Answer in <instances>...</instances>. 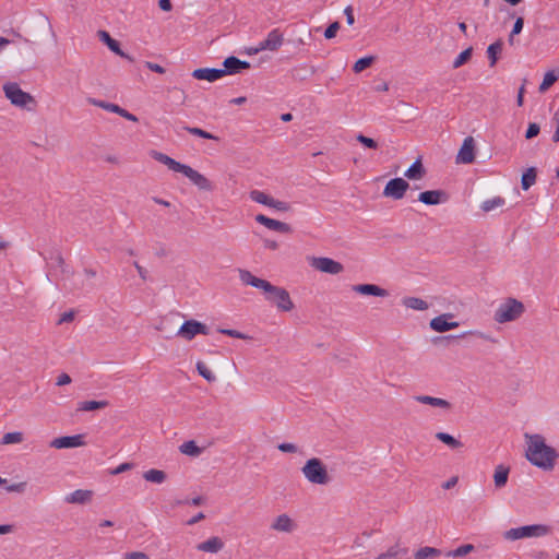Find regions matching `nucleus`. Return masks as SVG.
Returning a JSON list of instances; mask_svg holds the SVG:
<instances>
[{
    "instance_id": "obj_1",
    "label": "nucleus",
    "mask_w": 559,
    "mask_h": 559,
    "mask_svg": "<svg viewBox=\"0 0 559 559\" xmlns=\"http://www.w3.org/2000/svg\"><path fill=\"white\" fill-rule=\"evenodd\" d=\"M526 443L525 459L534 466L550 472L559 459V452L546 443L544 436L539 433H524Z\"/></svg>"
},
{
    "instance_id": "obj_2",
    "label": "nucleus",
    "mask_w": 559,
    "mask_h": 559,
    "mask_svg": "<svg viewBox=\"0 0 559 559\" xmlns=\"http://www.w3.org/2000/svg\"><path fill=\"white\" fill-rule=\"evenodd\" d=\"M239 277L243 284L263 290L265 299L275 304L281 311H290L294 309V302L285 288L259 278L247 270H239Z\"/></svg>"
},
{
    "instance_id": "obj_3",
    "label": "nucleus",
    "mask_w": 559,
    "mask_h": 559,
    "mask_svg": "<svg viewBox=\"0 0 559 559\" xmlns=\"http://www.w3.org/2000/svg\"><path fill=\"white\" fill-rule=\"evenodd\" d=\"M151 156L155 160L166 165L170 170L183 174L194 186L198 187L199 190L206 192L214 191L215 185L204 175L200 174L192 167L186 164H181L175 160L174 158L169 157L168 155L157 151H152Z\"/></svg>"
},
{
    "instance_id": "obj_4",
    "label": "nucleus",
    "mask_w": 559,
    "mask_h": 559,
    "mask_svg": "<svg viewBox=\"0 0 559 559\" xmlns=\"http://www.w3.org/2000/svg\"><path fill=\"white\" fill-rule=\"evenodd\" d=\"M301 473L310 484L325 486L331 483L326 466L318 457L309 459L301 467Z\"/></svg>"
},
{
    "instance_id": "obj_5",
    "label": "nucleus",
    "mask_w": 559,
    "mask_h": 559,
    "mask_svg": "<svg viewBox=\"0 0 559 559\" xmlns=\"http://www.w3.org/2000/svg\"><path fill=\"white\" fill-rule=\"evenodd\" d=\"M3 92L10 103L19 108L32 110L36 106L35 98L27 92H24L15 82H8L3 85Z\"/></svg>"
},
{
    "instance_id": "obj_6",
    "label": "nucleus",
    "mask_w": 559,
    "mask_h": 559,
    "mask_svg": "<svg viewBox=\"0 0 559 559\" xmlns=\"http://www.w3.org/2000/svg\"><path fill=\"white\" fill-rule=\"evenodd\" d=\"M551 527L546 524H532L514 527L506 531L503 537L507 540H518L521 538L543 537L551 533Z\"/></svg>"
},
{
    "instance_id": "obj_7",
    "label": "nucleus",
    "mask_w": 559,
    "mask_h": 559,
    "mask_svg": "<svg viewBox=\"0 0 559 559\" xmlns=\"http://www.w3.org/2000/svg\"><path fill=\"white\" fill-rule=\"evenodd\" d=\"M525 311L523 302L514 298H508L500 304L495 311L493 319L498 323L511 322L519 319Z\"/></svg>"
},
{
    "instance_id": "obj_8",
    "label": "nucleus",
    "mask_w": 559,
    "mask_h": 559,
    "mask_svg": "<svg viewBox=\"0 0 559 559\" xmlns=\"http://www.w3.org/2000/svg\"><path fill=\"white\" fill-rule=\"evenodd\" d=\"M209 333L210 329L206 324L194 319H191L182 323V325L179 328L177 332V336L183 338L185 341H191L198 334L207 335Z\"/></svg>"
},
{
    "instance_id": "obj_9",
    "label": "nucleus",
    "mask_w": 559,
    "mask_h": 559,
    "mask_svg": "<svg viewBox=\"0 0 559 559\" xmlns=\"http://www.w3.org/2000/svg\"><path fill=\"white\" fill-rule=\"evenodd\" d=\"M310 265L323 273L336 275L344 271L342 263L326 257H313L310 260Z\"/></svg>"
},
{
    "instance_id": "obj_10",
    "label": "nucleus",
    "mask_w": 559,
    "mask_h": 559,
    "mask_svg": "<svg viewBox=\"0 0 559 559\" xmlns=\"http://www.w3.org/2000/svg\"><path fill=\"white\" fill-rule=\"evenodd\" d=\"M409 183L403 178H393L389 180L383 189V197L393 200H401L404 198Z\"/></svg>"
},
{
    "instance_id": "obj_11",
    "label": "nucleus",
    "mask_w": 559,
    "mask_h": 559,
    "mask_svg": "<svg viewBox=\"0 0 559 559\" xmlns=\"http://www.w3.org/2000/svg\"><path fill=\"white\" fill-rule=\"evenodd\" d=\"M283 34L278 28H274L267 34L264 40L259 43V45L254 48V52H260L263 50L276 51L283 45Z\"/></svg>"
},
{
    "instance_id": "obj_12",
    "label": "nucleus",
    "mask_w": 559,
    "mask_h": 559,
    "mask_svg": "<svg viewBox=\"0 0 559 559\" xmlns=\"http://www.w3.org/2000/svg\"><path fill=\"white\" fill-rule=\"evenodd\" d=\"M85 444L83 435H74V436H63L59 438H55L50 442V447L55 449H70V448H79Z\"/></svg>"
},
{
    "instance_id": "obj_13",
    "label": "nucleus",
    "mask_w": 559,
    "mask_h": 559,
    "mask_svg": "<svg viewBox=\"0 0 559 559\" xmlns=\"http://www.w3.org/2000/svg\"><path fill=\"white\" fill-rule=\"evenodd\" d=\"M475 159V141L472 136L464 139L457 153L456 163L471 164Z\"/></svg>"
},
{
    "instance_id": "obj_14",
    "label": "nucleus",
    "mask_w": 559,
    "mask_h": 559,
    "mask_svg": "<svg viewBox=\"0 0 559 559\" xmlns=\"http://www.w3.org/2000/svg\"><path fill=\"white\" fill-rule=\"evenodd\" d=\"M255 221L259 224H261V225L265 226L266 228L274 230V231H278L282 234H290L293 231L289 224L270 218L263 214H258L255 216Z\"/></svg>"
},
{
    "instance_id": "obj_15",
    "label": "nucleus",
    "mask_w": 559,
    "mask_h": 559,
    "mask_svg": "<svg viewBox=\"0 0 559 559\" xmlns=\"http://www.w3.org/2000/svg\"><path fill=\"white\" fill-rule=\"evenodd\" d=\"M453 318L452 313H443L440 314L433 319H431L429 325L430 328L436 332H447L452 329H455L459 326V322L456 321H449V319Z\"/></svg>"
},
{
    "instance_id": "obj_16",
    "label": "nucleus",
    "mask_w": 559,
    "mask_h": 559,
    "mask_svg": "<svg viewBox=\"0 0 559 559\" xmlns=\"http://www.w3.org/2000/svg\"><path fill=\"white\" fill-rule=\"evenodd\" d=\"M271 528L281 533H293L297 528L296 522L286 513L274 519Z\"/></svg>"
},
{
    "instance_id": "obj_17",
    "label": "nucleus",
    "mask_w": 559,
    "mask_h": 559,
    "mask_svg": "<svg viewBox=\"0 0 559 559\" xmlns=\"http://www.w3.org/2000/svg\"><path fill=\"white\" fill-rule=\"evenodd\" d=\"M225 75H231L240 73L242 70L250 69L248 61H242L235 56L227 57L223 62Z\"/></svg>"
},
{
    "instance_id": "obj_18",
    "label": "nucleus",
    "mask_w": 559,
    "mask_h": 559,
    "mask_svg": "<svg viewBox=\"0 0 559 559\" xmlns=\"http://www.w3.org/2000/svg\"><path fill=\"white\" fill-rule=\"evenodd\" d=\"M448 200V194L443 190H428L420 192L418 201L427 205H437Z\"/></svg>"
},
{
    "instance_id": "obj_19",
    "label": "nucleus",
    "mask_w": 559,
    "mask_h": 559,
    "mask_svg": "<svg viewBox=\"0 0 559 559\" xmlns=\"http://www.w3.org/2000/svg\"><path fill=\"white\" fill-rule=\"evenodd\" d=\"M192 76L197 80H205L209 82H215L216 80L225 76V71L223 69H214V68H200L195 69L192 72Z\"/></svg>"
},
{
    "instance_id": "obj_20",
    "label": "nucleus",
    "mask_w": 559,
    "mask_h": 559,
    "mask_svg": "<svg viewBox=\"0 0 559 559\" xmlns=\"http://www.w3.org/2000/svg\"><path fill=\"white\" fill-rule=\"evenodd\" d=\"M409 549L402 547L399 543L390 546L385 551L379 554L374 559H409Z\"/></svg>"
},
{
    "instance_id": "obj_21",
    "label": "nucleus",
    "mask_w": 559,
    "mask_h": 559,
    "mask_svg": "<svg viewBox=\"0 0 559 559\" xmlns=\"http://www.w3.org/2000/svg\"><path fill=\"white\" fill-rule=\"evenodd\" d=\"M355 293L360 295L368 296H377V297H386L389 295L386 289L381 288L374 284H357L352 288Z\"/></svg>"
},
{
    "instance_id": "obj_22",
    "label": "nucleus",
    "mask_w": 559,
    "mask_h": 559,
    "mask_svg": "<svg viewBox=\"0 0 559 559\" xmlns=\"http://www.w3.org/2000/svg\"><path fill=\"white\" fill-rule=\"evenodd\" d=\"M93 491L85 489H78L64 497V501L71 504H85L92 500Z\"/></svg>"
},
{
    "instance_id": "obj_23",
    "label": "nucleus",
    "mask_w": 559,
    "mask_h": 559,
    "mask_svg": "<svg viewBox=\"0 0 559 559\" xmlns=\"http://www.w3.org/2000/svg\"><path fill=\"white\" fill-rule=\"evenodd\" d=\"M414 400L421 404H427L433 407H439L442 409H451V403L447 400L440 399V397H433L429 395H416L414 396Z\"/></svg>"
},
{
    "instance_id": "obj_24",
    "label": "nucleus",
    "mask_w": 559,
    "mask_h": 559,
    "mask_svg": "<svg viewBox=\"0 0 559 559\" xmlns=\"http://www.w3.org/2000/svg\"><path fill=\"white\" fill-rule=\"evenodd\" d=\"M223 547H224L223 540L217 536H213V537L209 538L207 540L200 543L197 546V549L200 551H204V552L215 554V552H218L219 550H222Z\"/></svg>"
},
{
    "instance_id": "obj_25",
    "label": "nucleus",
    "mask_w": 559,
    "mask_h": 559,
    "mask_svg": "<svg viewBox=\"0 0 559 559\" xmlns=\"http://www.w3.org/2000/svg\"><path fill=\"white\" fill-rule=\"evenodd\" d=\"M426 169L420 158H417L404 173V176L409 180H420L425 177Z\"/></svg>"
},
{
    "instance_id": "obj_26",
    "label": "nucleus",
    "mask_w": 559,
    "mask_h": 559,
    "mask_svg": "<svg viewBox=\"0 0 559 559\" xmlns=\"http://www.w3.org/2000/svg\"><path fill=\"white\" fill-rule=\"evenodd\" d=\"M509 474H510L509 466H506L503 464H499L496 466L495 473H493V481H495L496 488L500 489L507 485Z\"/></svg>"
},
{
    "instance_id": "obj_27",
    "label": "nucleus",
    "mask_w": 559,
    "mask_h": 559,
    "mask_svg": "<svg viewBox=\"0 0 559 559\" xmlns=\"http://www.w3.org/2000/svg\"><path fill=\"white\" fill-rule=\"evenodd\" d=\"M402 304L409 309L424 311L427 310L429 305L426 300L418 297H405Z\"/></svg>"
},
{
    "instance_id": "obj_28",
    "label": "nucleus",
    "mask_w": 559,
    "mask_h": 559,
    "mask_svg": "<svg viewBox=\"0 0 559 559\" xmlns=\"http://www.w3.org/2000/svg\"><path fill=\"white\" fill-rule=\"evenodd\" d=\"M50 259L53 260V265L60 270L63 275L70 276L73 272L69 269L64 258L60 251H53L50 253Z\"/></svg>"
},
{
    "instance_id": "obj_29",
    "label": "nucleus",
    "mask_w": 559,
    "mask_h": 559,
    "mask_svg": "<svg viewBox=\"0 0 559 559\" xmlns=\"http://www.w3.org/2000/svg\"><path fill=\"white\" fill-rule=\"evenodd\" d=\"M99 37L112 52L123 56L119 41L114 39L106 31H99Z\"/></svg>"
},
{
    "instance_id": "obj_30",
    "label": "nucleus",
    "mask_w": 559,
    "mask_h": 559,
    "mask_svg": "<svg viewBox=\"0 0 559 559\" xmlns=\"http://www.w3.org/2000/svg\"><path fill=\"white\" fill-rule=\"evenodd\" d=\"M441 555V550L435 547H421L414 554V559H436Z\"/></svg>"
},
{
    "instance_id": "obj_31",
    "label": "nucleus",
    "mask_w": 559,
    "mask_h": 559,
    "mask_svg": "<svg viewBox=\"0 0 559 559\" xmlns=\"http://www.w3.org/2000/svg\"><path fill=\"white\" fill-rule=\"evenodd\" d=\"M143 478L150 483L162 484L166 480L167 474L162 469L152 468L143 473Z\"/></svg>"
},
{
    "instance_id": "obj_32",
    "label": "nucleus",
    "mask_w": 559,
    "mask_h": 559,
    "mask_svg": "<svg viewBox=\"0 0 559 559\" xmlns=\"http://www.w3.org/2000/svg\"><path fill=\"white\" fill-rule=\"evenodd\" d=\"M108 405H109V402L106 400H104V401H84L79 404L78 411L91 412V411L106 408Z\"/></svg>"
},
{
    "instance_id": "obj_33",
    "label": "nucleus",
    "mask_w": 559,
    "mask_h": 559,
    "mask_svg": "<svg viewBox=\"0 0 559 559\" xmlns=\"http://www.w3.org/2000/svg\"><path fill=\"white\" fill-rule=\"evenodd\" d=\"M179 450L182 454L189 455V456H199L202 453V449L197 445V443L193 440L183 442Z\"/></svg>"
},
{
    "instance_id": "obj_34",
    "label": "nucleus",
    "mask_w": 559,
    "mask_h": 559,
    "mask_svg": "<svg viewBox=\"0 0 559 559\" xmlns=\"http://www.w3.org/2000/svg\"><path fill=\"white\" fill-rule=\"evenodd\" d=\"M88 103L96 106V107H99V108H103L107 111H110V112H115L117 115H119L120 110L122 107H120L119 105L117 104H112V103H108V102H105V100H99V99H96V98H88Z\"/></svg>"
},
{
    "instance_id": "obj_35",
    "label": "nucleus",
    "mask_w": 559,
    "mask_h": 559,
    "mask_svg": "<svg viewBox=\"0 0 559 559\" xmlns=\"http://www.w3.org/2000/svg\"><path fill=\"white\" fill-rule=\"evenodd\" d=\"M436 438L452 449H459L463 447V443L460 440L455 439L453 436L447 432H437Z\"/></svg>"
},
{
    "instance_id": "obj_36",
    "label": "nucleus",
    "mask_w": 559,
    "mask_h": 559,
    "mask_svg": "<svg viewBox=\"0 0 559 559\" xmlns=\"http://www.w3.org/2000/svg\"><path fill=\"white\" fill-rule=\"evenodd\" d=\"M506 204V200L501 197H495L481 203L480 207L484 212H490Z\"/></svg>"
},
{
    "instance_id": "obj_37",
    "label": "nucleus",
    "mask_w": 559,
    "mask_h": 559,
    "mask_svg": "<svg viewBox=\"0 0 559 559\" xmlns=\"http://www.w3.org/2000/svg\"><path fill=\"white\" fill-rule=\"evenodd\" d=\"M502 46H503V44L501 40H497L496 43L488 46L487 55H488V59L490 61V67H493L497 63V60H498L497 55L499 52H501Z\"/></svg>"
},
{
    "instance_id": "obj_38",
    "label": "nucleus",
    "mask_w": 559,
    "mask_h": 559,
    "mask_svg": "<svg viewBox=\"0 0 559 559\" xmlns=\"http://www.w3.org/2000/svg\"><path fill=\"white\" fill-rule=\"evenodd\" d=\"M536 181V169L534 167L528 168L521 179L523 190H528Z\"/></svg>"
},
{
    "instance_id": "obj_39",
    "label": "nucleus",
    "mask_w": 559,
    "mask_h": 559,
    "mask_svg": "<svg viewBox=\"0 0 559 559\" xmlns=\"http://www.w3.org/2000/svg\"><path fill=\"white\" fill-rule=\"evenodd\" d=\"M249 195L252 201L266 206H270L273 199L271 195L260 190H252Z\"/></svg>"
},
{
    "instance_id": "obj_40",
    "label": "nucleus",
    "mask_w": 559,
    "mask_h": 559,
    "mask_svg": "<svg viewBox=\"0 0 559 559\" xmlns=\"http://www.w3.org/2000/svg\"><path fill=\"white\" fill-rule=\"evenodd\" d=\"M197 370L201 377H203L209 382H215L216 376L213 373V371L206 366L203 361L197 362Z\"/></svg>"
},
{
    "instance_id": "obj_41",
    "label": "nucleus",
    "mask_w": 559,
    "mask_h": 559,
    "mask_svg": "<svg viewBox=\"0 0 559 559\" xmlns=\"http://www.w3.org/2000/svg\"><path fill=\"white\" fill-rule=\"evenodd\" d=\"M376 60V57L373 56H367L364 58L358 59L353 67V71L355 73H359L364 71L365 69L369 68Z\"/></svg>"
},
{
    "instance_id": "obj_42",
    "label": "nucleus",
    "mask_w": 559,
    "mask_h": 559,
    "mask_svg": "<svg viewBox=\"0 0 559 559\" xmlns=\"http://www.w3.org/2000/svg\"><path fill=\"white\" fill-rule=\"evenodd\" d=\"M23 440H24L23 433L20 431H14V432H8V433L3 435L0 443L2 445H5V444H13V443H21Z\"/></svg>"
},
{
    "instance_id": "obj_43",
    "label": "nucleus",
    "mask_w": 559,
    "mask_h": 559,
    "mask_svg": "<svg viewBox=\"0 0 559 559\" xmlns=\"http://www.w3.org/2000/svg\"><path fill=\"white\" fill-rule=\"evenodd\" d=\"M475 549L474 545L472 544H464L457 547L454 550L448 551L445 555L447 557H464L472 552Z\"/></svg>"
},
{
    "instance_id": "obj_44",
    "label": "nucleus",
    "mask_w": 559,
    "mask_h": 559,
    "mask_svg": "<svg viewBox=\"0 0 559 559\" xmlns=\"http://www.w3.org/2000/svg\"><path fill=\"white\" fill-rule=\"evenodd\" d=\"M472 53H473V48L472 47H468L466 48L465 50H463L456 58L455 60L453 61V69H459L460 67H462L464 63H466L471 57H472Z\"/></svg>"
},
{
    "instance_id": "obj_45",
    "label": "nucleus",
    "mask_w": 559,
    "mask_h": 559,
    "mask_svg": "<svg viewBox=\"0 0 559 559\" xmlns=\"http://www.w3.org/2000/svg\"><path fill=\"white\" fill-rule=\"evenodd\" d=\"M183 129L189 132L190 134L192 135H195V136H200V138H203V139H207V140H218L217 136H215L214 134L203 130V129H200V128H197V127H183Z\"/></svg>"
},
{
    "instance_id": "obj_46",
    "label": "nucleus",
    "mask_w": 559,
    "mask_h": 559,
    "mask_svg": "<svg viewBox=\"0 0 559 559\" xmlns=\"http://www.w3.org/2000/svg\"><path fill=\"white\" fill-rule=\"evenodd\" d=\"M558 80V76L554 71H548L543 79L542 84L539 85L540 92H546L556 81Z\"/></svg>"
},
{
    "instance_id": "obj_47",
    "label": "nucleus",
    "mask_w": 559,
    "mask_h": 559,
    "mask_svg": "<svg viewBox=\"0 0 559 559\" xmlns=\"http://www.w3.org/2000/svg\"><path fill=\"white\" fill-rule=\"evenodd\" d=\"M269 207H272L278 212H289L292 210V205L288 202L280 201L274 198L272 199Z\"/></svg>"
},
{
    "instance_id": "obj_48",
    "label": "nucleus",
    "mask_w": 559,
    "mask_h": 559,
    "mask_svg": "<svg viewBox=\"0 0 559 559\" xmlns=\"http://www.w3.org/2000/svg\"><path fill=\"white\" fill-rule=\"evenodd\" d=\"M356 140L368 148H372V150L378 148V143L373 139L368 138L361 133L356 135Z\"/></svg>"
},
{
    "instance_id": "obj_49",
    "label": "nucleus",
    "mask_w": 559,
    "mask_h": 559,
    "mask_svg": "<svg viewBox=\"0 0 559 559\" xmlns=\"http://www.w3.org/2000/svg\"><path fill=\"white\" fill-rule=\"evenodd\" d=\"M523 25H524V19L522 16H519L515 20V22L513 24V28H512V31L510 33V36H509V43L510 44H512V41H513V36L519 35L522 32Z\"/></svg>"
},
{
    "instance_id": "obj_50",
    "label": "nucleus",
    "mask_w": 559,
    "mask_h": 559,
    "mask_svg": "<svg viewBox=\"0 0 559 559\" xmlns=\"http://www.w3.org/2000/svg\"><path fill=\"white\" fill-rule=\"evenodd\" d=\"M340 27H341V24H340L337 21H336V22L331 23V24L326 27V29H325V32H324V37H325L326 39H332V38H334V37L336 36V33L338 32Z\"/></svg>"
},
{
    "instance_id": "obj_51",
    "label": "nucleus",
    "mask_w": 559,
    "mask_h": 559,
    "mask_svg": "<svg viewBox=\"0 0 559 559\" xmlns=\"http://www.w3.org/2000/svg\"><path fill=\"white\" fill-rule=\"evenodd\" d=\"M539 131H540L539 126L537 123H535V122H532V123L528 124V128H527L526 133H525V138L528 139V140L533 139V138L538 135Z\"/></svg>"
},
{
    "instance_id": "obj_52",
    "label": "nucleus",
    "mask_w": 559,
    "mask_h": 559,
    "mask_svg": "<svg viewBox=\"0 0 559 559\" xmlns=\"http://www.w3.org/2000/svg\"><path fill=\"white\" fill-rule=\"evenodd\" d=\"M277 449L284 453H296L298 451L297 445H295L294 443H287V442L280 443L277 445Z\"/></svg>"
},
{
    "instance_id": "obj_53",
    "label": "nucleus",
    "mask_w": 559,
    "mask_h": 559,
    "mask_svg": "<svg viewBox=\"0 0 559 559\" xmlns=\"http://www.w3.org/2000/svg\"><path fill=\"white\" fill-rule=\"evenodd\" d=\"M218 331H219V333L231 336V337L241 338V340L247 338V336L243 333H241L237 330L219 329Z\"/></svg>"
},
{
    "instance_id": "obj_54",
    "label": "nucleus",
    "mask_w": 559,
    "mask_h": 559,
    "mask_svg": "<svg viewBox=\"0 0 559 559\" xmlns=\"http://www.w3.org/2000/svg\"><path fill=\"white\" fill-rule=\"evenodd\" d=\"M122 559H150V557L143 551L127 552Z\"/></svg>"
},
{
    "instance_id": "obj_55",
    "label": "nucleus",
    "mask_w": 559,
    "mask_h": 559,
    "mask_svg": "<svg viewBox=\"0 0 559 559\" xmlns=\"http://www.w3.org/2000/svg\"><path fill=\"white\" fill-rule=\"evenodd\" d=\"M26 488V483H17V484H12L10 486L7 487V490L10 491V492H23Z\"/></svg>"
},
{
    "instance_id": "obj_56",
    "label": "nucleus",
    "mask_w": 559,
    "mask_h": 559,
    "mask_svg": "<svg viewBox=\"0 0 559 559\" xmlns=\"http://www.w3.org/2000/svg\"><path fill=\"white\" fill-rule=\"evenodd\" d=\"M344 14L346 16V22L348 25H353L355 23L354 12L352 5H347L344 9Z\"/></svg>"
},
{
    "instance_id": "obj_57",
    "label": "nucleus",
    "mask_w": 559,
    "mask_h": 559,
    "mask_svg": "<svg viewBox=\"0 0 559 559\" xmlns=\"http://www.w3.org/2000/svg\"><path fill=\"white\" fill-rule=\"evenodd\" d=\"M71 377L68 373L63 372L58 376L56 384L61 386L71 383Z\"/></svg>"
},
{
    "instance_id": "obj_58",
    "label": "nucleus",
    "mask_w": 559,
    "mask_h": 559,
    "mask_svg": "<svg viewBox=\"0 0 559 559\" xmlns=\"http://www.w3.org/2000/svg\"><path fill=\"white\" fill-rule=\"evenodd\" d=\"M145 67L147 69H150L151 71L156 72V73H159V74L165 73V69L162 66L157 64V63H153V62L147 61V62H145Z\"/></svg>"
},
{
    "instance_id": "obj_59",
    "label": "nucleus",
    "mask_w": 559,
    "mask_h": 559,
    "mask_svg": "<svg viewBox=\"0 0 559 559\" xmlns=\"http://www.w3.org/2000/svg\"><path fill=\"white\" fill-rule=\"evenodd\" d=\"M132 467L131 463H122L119 466H117L114 471H111L112 475L121 474L126 471H129Z\"/></svg>"
},
{
    "instance_id": "obj_60",
    "label": "nucleus",
    "mask_w": 559,
    "mask_h": 559,
    "mask_svg": "<svg viewBox=\"0 0 559 559\" xmlns=\"http://www.w3.org/2000/svg\"><path fill=\"white\" fill-rule=\"evenodd\" d=\"M552 120L556 122V131L552 135V141L557 143V142H559V111H557L554 115Z\"/></svg>"
},
{
    "instance_id": "obj_61",
    "label": "nucleus",
    "mask_w": 559,
    "mask_h": 559,
    "mask_svg": "<svg viewBox=\"0 0 559 559\" xmlns=\"http://www.w3.org/2000/svg\"><path fill=\"white\" fill-rule=\"evenodd\" d=\"M119 116L123 117L124 119H127L129 121L138 122V117L135 115L129 112L124 108H121Z\"/></svg>"
},
{
    "instance_id": "obj_62",
    "label": "nucleus",
    "mask_w": 559,
    "mask_h": 559,
    "mask_svg": "<svg viewBox=\"0 0 559 559\" xmlns=\"http://www.w3.org/2000/svg\"><path fill=\"white\" fill-rule=\"evenodd\" d=\"M73 319H74V312L73 311L64 312L60 317V319L58 321V324H62L64 322H71Z\"/></svg>"
},
{
    "instance_id": "obj_63",
    "label": "nucleus",
    "mask_w": 559,
    "mask_h": 559,
    "mask_svg": "<svg viewBox=\"0 0 559 559\" xmlns=\"http://www.w3.org/2000/svg\"><path fill=\"white\" fill-rule=\"evenodd\" d=\"M133 265L134 267L136 269L140 277L143 280V281H146L147 280V271L141 266L136 261L133 262Z\"/></svg>"
},
{
    "instance_id": "obj_64",
    "label": "nucleus",
    "mask_w": 559,
    "mask_h": 559,
    "mask_svg": "<svg viewBox=\"0 0 559 559\" xmlns=\"http://www.w3.org/2000/svg\"><path fill=\"white\" fill-rule=\"evenodd\" d=\"M158 7L160 8V10L163 11H170L173 9V4L170 2V0H158Z\"/></svg>"
}]
</instances>
